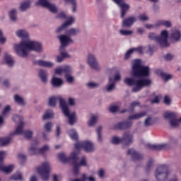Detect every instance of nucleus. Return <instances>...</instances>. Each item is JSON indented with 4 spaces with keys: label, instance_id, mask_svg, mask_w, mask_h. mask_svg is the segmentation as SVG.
I'll use <instances>...</instances> for the list:
<instances>
[{
    "label": "nucleus",
    "instance_id": "obj_53",
    "mask_svg": "<svg viewBox=\"0 0 181 181\" xmlns=\"http://www.w3.org/2000/svg\"><path fill=\"white\" fill-rule=\"evenodd\" d=\"M23 135H24L25 138L27 139H30V138H32V135H33V132L30 130H26L23 132Z\"/></svg>",
    "mask_w": 181,
    "mask_h": 181
},
{
    "label": "nucleus",
    "instance_id": "obj_11",
    "mask_svg": "<svg viewBox=\"0 0 181 181\" xmlns=\"http://www.w3.org/2000/svg\"><path fill=\"white\" fill-rule=\"evenodd\" d=\"M80 32L81 30H79V28H71L66 30L65 34L58 35L57 39L60 40V37L62 36H65L66 37H69V39H70L71 40H73V39H71V37L77 36V35H79Z\"/></svg>",
    "mask_w": 181,
    "mask_h": 181
},
{
    "label": "nucleus",
    "instance_id": "obj_55",
    "mask_svg": "<svg viewBox=\"0 0 181 181\" xmlns=\"http://www.w3.org/2000/svg\"><path fill=\"white\" fill-rule=\"evenodd\" d=\"M101 132H103V127H100L97 129L98 139L99 142H103V136H101Z\"/></svg>",
    "mask_w": 181,
    "mask_h": 181
},
{
    "label": "nucleus",
    "instance_id": "obj_35",
    "mask_svg": "<svg viewBox=\"0 0 181 181\" xmlns=\"http://www.w3.org/2000/svg\"><path fill=\"white\" fill-rule=\"evenodd\" d=\"M11 141H12L11 137L0 138V146H7L11 144Z\"/></svg>",
    "mask_w": 181,
    "mask_h": 181
},
{
    "label": "nucleus",
    "instance_id": "obj_10",
    "mask_svg": "<svg viewBox=\"0 0 181 181\" xmlns=\"http://www.w3.org/2000/svg\"><path fill=\"white\" fill-rule=\"evenodd\" d=\"M81 148L85 151V152H87V153H91L95 151V146H94V144L90 141H85L75 144V149H76V151H80Z\"/></svg>",
    "mask_w": 181,
    "mask_h": 181
},
{
    "label": "nucleus",
    "instance_id": "obj_41",
    "mask_svg": "<svg viewBox=\"0 0 181 181\" xmlns=\"http://www.w3.org/2000/svg\"><path fill=\"white\" fill-rule=\"evenodd\" d=\"M49 3L50 2H49L47 0H38L35 3V6H42L43 8H47Z\"/></svg>",
    "mask_w": 181,
    "mask_h": 181
},
{
    "label": "nucleus",
    "instance_id": "obj_39",
    "mask_svg": "<svg viewBox=\"0 0 181 181\" xmlns=\"http://www.w3.org/2000/svg\"><path fill=\"white\" fill-rule=\"evenodd\" d=\"M68 134L71 139H74L75 141H77V139H78V135L77 134V132H76L74 129H69L68 131Z\"/></svg>",
    "mask_w": 181,
    "mask_h": 181
},
{
    "label": "nucleus",
    "instance_id": "obj_2",
    "mask_svg": "<svg viewBox=\"0 0 181 181\" xmlns=\"http://www.w3.org/2000/svg\"><path fill=\"white\" fill-rule=\"evenodd\" d=\"M57 101L59 103V107L62 108L64 115L68 118L69 125H74V123L77 121L76 112L70 113V110L64 99L62 97H51L49 98L48 105H49V107H56Z\"/></svg>",
    "mask_w": 181,
    "mask_h": 181
},
{
    "label": "nucleus",
    "instance_id": "obj_6",
    "mask_svg": "<svg viewBox=\"0 0 181 181\" xmlns=\"http://www.w3.org/2000/svg\"><path fill=\"white\" fill-rule=\"evenodd\" d=\"M52 170L50 163L45 161L41 163V165L36 168L37 173L41 176L43 181H48Z\"/></svg>",
    "mask_w": 181,
    "mask_h": 181
},
{
    "label": "nucleus",
    "instance_id": "obj_64",
    "mask_svg": "<svg viewBox=\"0 0 181 181\" xmlns=\"http://www.w3.org/2000/svg\"><path fill=\"white\" fill-rule=\"evenodd\" d=\"M174 56L171 54H167L165 56H164L165 60L167 62H170L173 59Z\"/></svg>",
    "mask_w": 181,
    "mask_h": 181
},
{
    "label": "nucleus",
    "instance_id": "obj_7",
    "mask_svg": "<svg viewBox=\"0 0 181 181\" xmlns=\"http://www.w3.org/2000/svg\"><path fill=\"white\" fill-rule=\"evenodd\" d=\"M59 42L61 43V45L59 47V52L60 54L64 59H70L71 56L68 54L67 52L66 51V47L70 45V43H74V40H71L70 38L62 35L61 37H59Z\"/></svg>",
    "mask_w": 181,
    "mask_h": 181
},
{
    "label": "nucleus",
    "instance_id": "obj_26",
    "mask_svg": "<svg viewBox=\"0 0 181 181\" xmlns=\"http://www.w3.org/2000/svg\"><path fill=\"white\" fill-rule=\"evenodd\" d=\"M70 181H95V178L93 176L87 177V175L83 174L81 178L70 179Z\"/></svg>",
    "mask_w": 181,
    "mask_h": 181
},
{
    "label": "nucleus",
    "instance_id": "obj_16",
    "mask_svg": "<svg viewBox=\"0 0 181 181\" xmlns=\"http://www.w3.org/2000/svg\"><path fill=\"white\" fill-rule=\"evenodd\" d=\"M117 6L120 8V18L124 19L127 16V12L129 11L131 6L129 4H127L125 1H123L122 4H119Z\"/></svg>",
    "mask_w": 181,
    "mask_h": 181
},
{
    "label": "nucleus",
    "instance_id": "obj_42",
    "mask_svg": "<svg viewBox=\"0 0 181 181\" xmlns=\"http://www.w3.org/2000/svg\"><path fill=\"white\" fill-rule=\"evenodd\" d=\"M163 117L165 119H173V118H177L175 112H165L163 114Z\"/></svg>",
    "mask_w": 181,
    "mask_h": 181
},
{
    "label": "nucleus",
    "instance_id": "obj_9",
    "mask_svg": "<svg viewBox=\"0 0 181 181\" xmlns=\"http://www.w3.org/2000/svg\"><path fill=\"white\" fill-rule=\"evenodd\" d=\"M78 154L76 152L71 153V160H72V163L74 165V173L76 176L78 175V169H80V166H87V159H86V157L82 158L80 163H78Z\"/></svg>",
    "mask_w": 181,
    "mask_h": 181
},
{
    "label": "nucleus",
    "instance_id": "obj_44",
    "mask_svg": "<svg viewBox=\"0 0 181 181\" xmlns=\"http://www.w3.org/2000/svg\"><path fill=\"white\" fill-rule=\"evenodd\" d=\"M97 121H98V116H92L88 122L89 127H94L97 124Z\"/></svg>",
    "mask_w": 181,
    "mask_h": 181
},
{
    "label": "nucleus",
    "instance_id": "obj_48",
    "mask_svg": "<svg viewBox=\"0 0 181 181\" xmlns=\"http://www.w3.org/2000/svg\"><path fill=\"white\" fill-rule=\"evenodd\" d=\"M112 144H113L114 145H118L119 144H122V138L114 136L112 139Z\"/></svg>",
    "mask_w": 181,
    "mask_h": 181
},
{
    "label": "nucleus",
    "instance_id": "obj_52",
    "mask_svg": "<svg viewBox=\"0 0 181 181\" xmlns=\"http://www.w3.org/2000/svg\"><path fill=\"white\" fill-rule=\"evenodd\" d=\"M64 74L65 75V77L70 76L71 74V67L69 66H64Z\"/></svg>",
    "mask_w": 181,
    "mask_h": 181
},
{
    "label": "nucleus",
    "instance_id": "obj_19",
    "mask_svg": "<svg viewBox=\"0 0 181 181\" xmlns=\"http://www.w3.org/2000/svg\"><path fill=\"white\" fill-rule=\"evenodd\" d=\"M33 64L34 66H40L41 67H53L54 66L53 62L43 60L34 61Z\"/></svg>",
    "mask_w": 181,
    "mask_h": 181
},
{
    "label": "nucleus",
    "instance_id": "obj_27",
    "mask_svg": "<svg viewBox=\"0 0 181 181\" xmlns=\"http://www.w3.org/2000/svg\"><path fill=\"white\" fill-rule=\"evenodd\" d=\"M38 77L42 83H47V72L43 69H40L38 73Z\"/></svg>",
    "mask_w": 181,
    "mask_h": 181
},
{
    "label": "nucleus",
    "instance_id": "obj_43",
    "mask_svg": "<svg viewBox=\"0 0 181 181\" xmlns=\"http://www.w3.org/2000/svg\"><path fill=\"white\" fill-rule=\"evenodd\" d=\"M54 113L53 110H47L45 115L42 116V119H49V118H53Z\"/></svg>",
    "mask_w": 181,
    "mask_h": 181
},
{
    "label": "nucleus",
    "instance_id": "obj_63",
    "mask_svg": "<svg viewBox=\"0 0 181 181\" xmlns=\"http://www.w3.org/2000/svg\"><path fill=\"white\" fill-rule=\"evenodd\" d=\"M55 74H58L59 76H62V74H64V67L56 69H55Z\"/></svg>",
    "mask_w": 181,
    "mask_h": 181
},
{
    "label": "nucleus",
    "instance_id": "obj_34",
    "mask_svg": "<svg viewBox=\"0 0 181 181\" xmlns=\"http://www.w3.org/2000/svg\"><path fill=\"white\" fill-rule=\"evenodd\" d=\"M39 144V141H35L34 144H31V147L29 148V154L31 156L36 155L37 153V149L36 148V146Z\"/></svg>",
    "mask_w": 181,
    "mask_h": 181
},
{
    "label": "nucleus",
    "instance_id": "obj_57",
    "mask_svg": "<svg viewBox=\"0 0 181 181\" xmlns=\"http://www.w3.org/2000/svg\"><path fill=\"white\" fill-rule=\"evenodd\" d=\"M65 78L69 84H73V83H74V77L71 76V74L65 76Z\"/></svg>",
    "mask_w": 181,
    "mask_h": 181
},
{
    "label": "nucleus",
    "instance_id": "obj_47",
    "mask_svg": "<svg viewBox=\"0 0 181 181\" xmlns=\"http://www.w3.org/2000/svg\"><path fill=\"white\" fill-rule=\"evenodd\" d=\"M11 180H22V174L18 173L11 176L10 177Z\"/></svg>",
    "mask_w": 181,
    "mask_h": 181
},
{
    "label": "nucleus",
    "instance_id": "obj_30",
    "mask_svg": "<svg viewBox=\"0 0 181 181\" xmlns=\"http://www.w3.org/2000/svg\"><path fill=\"white\" fill-rule=\"evenodd\" d=\"M181 117L177 119V117L173 118V119H170L169 124L170 127L173 128H178L180 126Z\"/></svg>",
    "mask_w": 181,
    "mask_h": 181
},
{
    "label": "nucleus",
    "instance_id": "obj_50",
    "mask_svg": "<svg viewBox=\"0 0 181 181\" xmlns=\"http://www.w3.org/2000/svg\"><path fill=\"white\" fill-rule=\"evenodd\" d=\"M137 105H139V102H133L130 105V107L128 109L129 112H134L135 111V107H137Z\"/></svg>",
    "mask_w": 181,
    "mask_h": 181
},
{
    "label": "nucleus",
    "instance_id": "obj_21",
    "mask_svg": "<svg viewBox=\"0 0 181 181\" xmlns=\"http://www.w3.org/2000/svg\"><path fill=\"white\" fill-rule=\"evenodd\" d=\"M32 2L30 1H25L21 3L19 9L21 12H26L28 9H30Z\"/></svg>",
    "mask_w": 181,
    "mask_h": 181
},
{
    "label": "nucleus",
    "instance_id": "obj_37",
    "mask_svg": "<svg viewBox=\"0 0 181 181\" xmlns=\"http://www.w3.org/2000/svg\"><path fill=\"white\" fill-rule=\"evenodd\" d=\"M157 26H165V28H172V22L170 21L161 20L157 23Z\"/></svg>",
    "mask_w": 181,
    "mask_h": 181
},
{
    "label": "nucleus",
    "instance_id": "obj_17",
    "mask_svg": "<svg viewBox=\"0 0 181 181\" xmlns=\"http://www.w3.org/2000/svg\"><path fill=\"white\" fill-rule=\"evenodd\" d=\"M133 141H134V136H132V134L129 133H124L122 138V144H123L126 146L131 145Z\"/></svg>",
    "mask_w": 181,
    "mask_h": 181
},
{
    "label": "nucleus",
    "instance_id": "obj_20",
    "mask_svg": "<svg viewBox=\"0 0 181 181\" xmlns=\"http://www.w3.org/2000/svg\"><path fill=\"white\" fill-rule=\"evenodd\" d=\"M170 37L172 40H175V42H179L180 40L181 34L180 31L176 28H173L171 30V33L170 34Z\"/></svg>",
    "mask_w": 181,
    "mask_h": 181
},
{
    "label": "nucleus",
    "instance_id": "obj_15",
    "mask_svg": "<svg viewBox=\"0 0 181 181\" xmlns=\"http://www.w3.org/2000/svg\"><path fill=\"white\" fill-rule=\"evenodd\" d=\"M137 19L135 16H129L124 18L122 22V28H131Z\"/></svg>",
    "mask_w": 181,
    "mask_h": 181
},
{
    "label": "nucleus",
    "instance_id": "obj_1",
    "mask_svg": "<svg viewBox=\"0 0 181 181\" xmlns=\"http://www.w3.org/2000/svg\"><path fill=\"white\" fill-rule=\"evenodd\" d=\"M14 50L20 57H28L30 52L33 50L37 53L43 52V45L37 41H33L29 39L22 40L19 44L13 45Z\"/></svg>",
    "mask_w": 181,
    "mask_h": 181
},
{
    "label": "nucleus",
    "instance_id": "obj_36",
    "mask_svg": "<svg viewBox=\"0 0 181 181\" xmlns=\"http://www.w3.org/2000/svg\"><path fill=\"white\" fill-rule=\"evenodd\" d=\"M23 134V122H21L16 129V131L11 135H22Z\"/></svg>",
    "mask_w": 181,
    "mask_h": 181
},
{
    "label": "nucleus",
    "instance_id": "obj_18",
    "mask_svg": "<svg viewBox=\"0 0 181 181\" xmlns=\"http://www.w3.org/2000/svg\"><path fill=\"white\" fill-rule=\"evenodd\" d=\"M127 155H129L133 160H141V159H144V156L135 151L133 148L127 151Z\"/></svg>",
    "mask_w": 181,
    "mask_h": 181
},
{
    "label": "nucleus",
    "instance_id": "obj_61",
    "mask_svg": "<svg viewBox=\"0 0 181 181\" xmlns=\"http://www.w3.org/2000/svg\"><path fill=\"white\" fill-rule=\"evenodd\" d=\"M56 18L57 19H66L67 21L69 17L66 16V13L64 12H61L56 16Z\"/></svg>",
    "mask_w": 181,
    "mask_h": 181
},
{
    "label": "nucleus",
    "instance_id": "obj_60",
    "mask_svg": "<svg viewBox=\"0 0 181 181\" xmlns=\"http://www.w3.org/2000/svg\"><path fill=\"white\" fill-rule=\"evenodd\" d=\"M98 176L100 179H104V176H105V170L104 169H100L98 172Z\"/></svg>",
    "mask_w": 181,
    "mask_h": 181
},
{
    "label": "nucleus",
    "instance_id": "obj_3",
    "mask_svg": "<svg viewBox=\"0 0 181 181\" xmlns=\"http://www.w3.org/2000/svg\"><path fill=\"white\" fill-rule=\"evenodd\" d=\"M124 83L130 87L134 86L132 91V93H138V91H141L144 87H149V86L152 84V81L145 78H125Z\"/></svg>",
    "mask_w": 181,
    "mask_h": 181
},
{
    "label": "nucleus",
    "instance_id": "obj_8",
    "mask_svg": "<svg viewBox=\"0 0 181 181\" xmlns=\"http://www.w3.org/2000/svg\"><path fill=\"white\" fill-rule=\"evenodd\" d=\"M169 175H170V173L166 165L158 166L154 173V176L157 181H166L169 177Z\"/></svg>",
    "mask_w": 181,
    "mask_h": 181
},
{
    "label": "nucleus",
    "instance_id": "obj_29",
    "mask_svg": "<svg viewBox=\"0 0 181 181\" xmlns=\"http://www.w3.org/2000/svg\"><path fill=\"white\" fill-rule=\"evenodd\" d=\"M52 85L53 87H62L63 86V80L59 78L53 77L52 79Z\"/></svg>",
    "mask_w": 181,
    "mask_h": 181
},
{
    "label": "nucleus",
    "instance_id": "obj_38",
    "mask_svg": "<svg viewBox=\"0 0 181 181\" xmlns=\"http://www.w3.org/2000/svg\"><path fill=\"white\" fill-rule=\"evenodd\" d=\"M109 81L110 83L106 87V91H107V93H111V91L115 90V83H111V81H112V78H109Z\"/></svg>",
    "mask_w": 181,
    "mask_h": 181
},
{
    "label": "nucleus",
    "instance_id": "obj_54",
    "mask_svg": "<svg viewBox=\"0 0 181 181\" xmlns=\"http://www.w3.org/2000/svg\"><path fill=\"white\" fill-rule=\"evenodd\" d=\"M161 77H163L164 81H169V80H172V75L166 74L163 72L160 73Z\"/></svg>",
    "mask_w": 181,
    "mask_h": 181
},
{
    "label": "nucleus",
    "instance_id": "obj_51",
    "mask_svg": "<svg viewBox=\"0 0 181 181\" xmlns=\"http://www.w3.org/2000/svg\"><path fill=\"white\" fill-rule=\"evenodd\" d=\"M138 19L141 21V22H146L148 21H149V17H148V16L145 13L143 14H140L138 16Z\"/></svg>",
    "mask_w": 181,
    "mask_h": 181
},
{
    "label": "nucleus",
    "instance_id": "obj_4",
    "mask_svg": "<svg viewBox=\"0 0 181 181\" xmlns=\"http://www.w3.org/2000/svg\"><path fill=\"white\" fill-rule=\"evenodd\" d=\"M150 71L149 66H143L140 59H134L132 62V76L133 77H148Z\"/></svg>",
    "mask_w": 181,
    "mask_h": 181
},
{
    "label": "nucleus",
    "instance_id": "obj_56",
    "mask_svg": "<svg viewBox=\"0 0 181 181\" xmlns=\"http://www.w3.org/2000/svg\"><path fill=\"white\" fill-rule=\"evenodd\" d=\"M49 146L45 145L42 148H40L38 151L41 155H43V154L46 153V152H47V151H49Z\"/></svg>",
    "mask_w": 181,
    "mask_h": 181
},
{
    "label": "nucleus",
    "instance_id": "obj_46",
    "mask_svg": "<svg viewBox=\"0 0 181 181\" xmlns=\"http://www.w3.org/2000/svg\"><path fill=\"white\" fill-rule=\"evenodd\" d=\"M86 87L93 90V88H98V87H100V84L95 82H88L86 83Z\"/></svg>",
    "mask_w": 181,
    "mask_h": 181
},
{
    "label": "nucleus",
    "instance_id": "obj_23",
    "mask_svg": "<svg viewBox=\"0 0 181 181\" xmlns=\"http://www.w3.org/2000/svg\"><path fill=\"white\" fill-rule=\"evenodd\" d=\"M16 35L18 37H21V39H28L29 33L25 29H20L16 31Z\"/></svg>",
    "mask_w": 181,
    "mask_h": 181
},
{
    "label": "nucleus",
    "instance_id": "obj_40",
    "mask_svg": "<svg viewBox=\"0 0 181 181\" xmlns=\"http://www.w3.org/2000/svg\"><path fill=\"white\" fill-rule=\"evenodd\" d=\"M14 101H15V103L18 104V105H25V99H23V98L21 97L18 95H14Z\"/></svg>",
    "mask_w": 181,
    "mask_h": 181
},
{
    "label": "nucleus",
    "instance_id": "obj_62",
    "mask_svg": "<svg viewBox=\"0 0 181 181\" xmlns=\"http://www.w3.org/2000/svg\"><path fill=\"white\" fill-rule=\"evenodd\" d=\"M164 104H165V105H169L170 104H171L172 100H170V98H169V96L165 95L164 97Z\"/></svg>",
    "mask_w": 181,
    "mask_h": 181
},
{
    "label": "nucleus",
    "instance_id": "obj_28",
    "mask_svg": "<svg viewBox=\"0 0 181 181\" xmlns=\"http://www.w3.org/2000/svg\"><path fill=\"white\" fill-rule=\"evenodd\" d=\"M146 115V112H141L140 113L132 115L128 117V119L129 121L132 119H139L140 118H143V117H145Z\"/></svg>",
    "mask_w": 181,
    "mask_h": 181
},
{
    "label": "nucleus",
    "instance_id": "obj_31",
    "mask_svg": "<svg viewBox=\"0 0 181 181\" xmlns=\"http://www.w3.org/2000/svg\"><path fill=\"white\" fill-rule=\"evenodd\" d=\"M0 170L4 173H11L13 170V165L5 166L4 163H0Z\"/></svg>",
    "mask_w": 181,
    "mask_h": 181
},
{
    "label": "nucleus",
    "instance_id": "obj_45",
    "mask_svg": "<svg viewBox=\"0 0 181 181\" xmlns=\"http://www.w3.org/2000/svg\"><path fill=\"white\" fill-rule=\"evenodd\" d=\"M153 125V121L152 120V118L151 117H147L145 120H144V127H151Z\"/></svg>",
    "mask_w": 181,
    "mask_h": 181
},
{
    "label": "nucleus",
    "instance_id": "obj_33",
    "mask_svg": "<svg viewBox=\"0 0 181 181\" xmlns=\"http://www.w3.org/2000/svg\"><path fill=\"white\" fill-rule=\"evenodd\" d=\"M47 9L51 12V13H57L59 12V8L54 4L49 3L48 6H47Z\"/></svg>",
    "mask_w": 181,
    "mask_h": 181
},
{
    "label": "nucleus",
    "instance_id": "obj_22",
    "mask_svg": "<svg viewBox=\"0 0 181 181\" xmlns=\"http://www.w3.org/2000/svg\"><path fill=\"white\" fill-rule=\"evenodd\" d=\"M132 127V122H124L118 123L115 128L117 129H127L128 128H131Z\"/></svg>",
    "mask_w": 181,
    "mask_h": 181
},
{
    "label": "nucleus",
    "instance_id": "obj_12",
    "mask_svg": "<svg viewBox=\"0 0 181 181\" xmlns=\"http://www.w3.org/2000/svg\"><path fill=\"white\" fill-rule=\"evenodd\" d=\"M87 62L91 69H93V70H100V64H98V61L97 60V57H95V55L89 54L88 55Z\"/></svg>",
    "mask_w": 181,
    "mask_h": 181
},
{
    "label": "nucleus",
    "instance_id": "obj_49",
    "mask_svg": "<svg viewBox=\"0 0 181 181\" xmlns=\"http://www.w3.org/2000/svg\"><path fill=\"white\" fill-rule=\"evenodd\" d=\"M119 33L122 35V36H131L134 32H132V30H120Z\"/></svg>",
    "mask_w": 181,
    "mask_h": 181
},
{
    "label": "nucleus",
    "instance_id": "obj_24",
    "mask_svg": "<svg viewBox=\"0 0 181 181\" xmlns=\"http://www.w3.org/2000/svg\"><path fill=\"white\" fill-rule=\"evenodd\" d=\"M8 16H9L11 22H13V23L18 22V11H16V9L15 8L11 9L8 12Z\"/></svg>",
    "mask_w": 181,
    "mask_h": 181
},
{
    "label": "nucleus",
    "instance_id": "obj_14",
    "mask_svg": "<svg viewBox=\"0 0 181 181\" xmlns=\"http://www.w3.org/2000/svg\"><path fill=\"white\" fill-rule=\"evenodd\" d=\"M76 22V18L73 16H69V18H66V21L64 22L60 27H59L56 33H60L63 30L66 29V28H69V26H71L73 23Z\"/></svg>",
    "mask_w": 181,
    "mask_h": 181
},
{
    "label": "nucleus",
    "instance_id": "obj_59",
    "mask_svg": "<svg viewBox=\"0 0 181 181\" xmlns=\"http://www.w3.org/2000/svg\"><path fill=\"white\" fill-rule=\"evenodd\" d=\"M52 122H48L47 124H45L44 128L46 131V132H50V131H52Z\"/></svg>",
    "mask_w": 181,
    "mask_h": 181
},
{
    "label": "nucleus",
    "instance_id": "obj_25",
    "mask_svg": "<svg viewBox=\"0 0 181 181\" xmlns=\"http://www.w3.org/2000/svg\"><path fill=\"white\" fill-rule=\"evenodd\" d=\"M58 159H59L61 162H64V163L73 162V160L71 159V153L70 157H66L64 153H61L58 154Z\"/></svg>",
    "mask_w": 181,
    "mask_h": 181
},
{
    "label": "nucleus",
    "instance_id": "obj_13",
    "mask_svg": "<svg viewBox=\"0 0 181 181\" xmlns=\"http://www.w3.org/2000/svg\"><path fill=\"white\" fill-rule=\"evenodd\" d=\"M147 148H148V149H151V151H168V149H170V148L172 147L170 146V144L167 143L155 145L147 144Z\"/></svg>",
    "mask_w": 181,
    "mask_h": 181
},
{
    "label": "nucleus",
    "instance_id": "obj_5",
    "mask_svg": "<svg viewBox=\"0 0 181 181\" xmlns=\"http://www.w3.org/2000/svg\"><path fill=\"white\" fill-rule=\"evenodd\" d=\"M168 36L169 33H168V30H165L161 32L160 36H158L153 33H150L148 34V39L150 40L157 42V43H158L161 47H168V46H169V43L168 42Z\"/></svg>",
    "mask_w": 181,
    "mask_h": 181
},
{
    "label": "nucleus",
    "instance_id": "obj_58",
    "mask_svg": "<svg viewBox=\"0 0 181 181\" xmlns=\"http://www.w3.org/2000/svg\"><path fill=\"white\" fill-rule=\"evenodd\" d=\"M134 48L129 49L125 54V57H124L125 60H128V59L131 57V55L134 53Z\"/></svg>",
    "mask_w": 181,
    "mask_h": 181
},
{
    "label": "nucleus",
    "instance_id": "obj_32",
    "mask_svg": "<svg viewBox=\"0 0 181 181\" xmlns=\"http://www.w3.org/2000/svg\"><path fill=\"white\" fill-rule=\"evenodd\" d=\"M4 60L7 66H9V67H12V66H13V59H12V57H11L9 54L6 52L4 54Z\"/></svg>",
    "mask_w": 181,
    "mask_h": 181
}]
</instances>
